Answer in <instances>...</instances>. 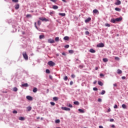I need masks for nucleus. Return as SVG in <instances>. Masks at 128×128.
Wrapping results in <instances>:
<instances>
[{
    "mask_svg": "<svg viewBox=\"0 0 128 128\" xmlns=\"http://www.w3.org/2000/svg\"><path fill=\"white\" fill-rule=\"evenodd\" d=\"M23 58L26 60H28V54H26V52H24L22 53Z\"/></svg>",
    "mask_w": 128,
    "mask_h": 128,
    "instance_id": "f257e3e1",
    "label": "nucleus"
},
{
    "mask_svg": "<svg viewBox=\"0 0 128 128\" xmlns=\"http://www.w3.org/2000/svg\"><path fill=\"white\" fill-rule=\"evenodd\" d=\"M48 65L50 66H56V63H54L52 61H49L48 62Z\"/></svg>",
    "mask_w": 128,
    "mask_h": 128,
    "instance_id": "f03ea898",
    "label": "nucleus"
},
{
    "mask_svg": "<svg viewBox=\"0 0 128 128\" xmlns=\"http://www.w3.org/2000/svg\"><path fill=\"white\" fill-rule=\"evenodd\" d=\"M39 20L42 22H48V20L46 19V18H40Z\"/></svg>",
    "mask_w": 128,
    "mask_h": 128,
    "instance_id": "7ed1b4c3",
    "label": "nucleus"
},
{
    "mask_svg": "<svg viewBox=\"0 0 128 128\" xmlns=\"http://www.w3.org/2000/svg\"><path fill=\"white\" fill-rule=\"evenodd\" d=\"M61 108L62 110H66L68 112H70V108L66 107H62Z\"/></svg>",
    "mask_w": 128,
    "mask_h": 128,
    "instance_id": "20e7f679",
    "label": "nucleus"
},
{
    "mask_svg": "<svg viewBox=\"0 0 128 128\" xmlns=\"http://www.w3.org/2000/svg\"><path fill=\"white\" fill-rule=\"evenodd\" d=\"M104 43H100L97 44L98 48H104Z\"/></svg>",
    "mask_w": 128,
    "mask_h": 128,
    "instance_id": "39448f33",
    "label": "nucleus"
},
{
    "mask_svg": "<svg viewBox=\"0 0 128 128\" xmlns=\"http://www.w3.org/2000/svg\"><path fill=\"white\" fill-rule=\"evenodd\" d=\"M120 4H122V2H120V0H116V2L115 4L116 6H120Z\"/></svg>",
    "mask_w": 128,
    "mask_h": 128,
    "instance_id": "423d86ee",
    "label": "nucleus"
},
{
    "mask_svg": "<svg viewBox=\"0 0 128 128\" xmlns=\"http://www.w3.org/2000/svg\"><path fill=\"white\" fill-rule=\"evenodd\" d=\"M48 42L49 44H54V40H52V39H48Z\"/></svg>",
    "mask_w": 128,
    "mask_h": 128,
    "instance_id": "0eeeda50",
    "label": "nucleus"
},
{
    "mask_svg": "<svg viewBox=\"0 0 128 128\" xmlns=\"http://www.w3.org/2000/svg\"><path fill=\"white\" fill-rule=\"evenodd\" d=\"M90 20H92V18L89 17L85 20V22H90Z\"/></svg>",
    "mask_w": 128,
    "mask_h": 128,
    "instance_id": "6e6552de",
    "label": "nucleus"
},
{
    "mask_svg": "<svg viewBox=\"0 0 128 128\" xmlns=\"http://www.w3.org/2000/svg\"><path fill=\"white\" fill-rule=\"evenodd\" d=\"M26 98L28 100H32V97L30 96H27Z\"/></svg>",
    "mask_w": 128,
    "mask_h": 128,
    "instance_id": "1a4fd4ad",
    "label": "nucleus"
},
{
    "mask_svg": "<svg viewBox=\"0 0 128 128\" xmlns=\"http://www.w3.org/2000/svg\"><path fill=\"white\" fill-rule=\"evenodd\" d=\"M20 8V4H16L15 6V9L16 10H18Z\"/></svg>",
    "mask_w": 128,
    "mask_h": 128,
    "instance_id": "9d476101",
    "label": "nucleus"
},
{
    "mask_svg": "<svg viewBox=\"0 0 128 128\" xmlns=\"http://www.w3.org/2000/svg\"><path fill=\"white\" fill-rule=\"evenodd\" d=\"M122 20V17L116 18V22H120Z\"/></svg>",
    "mask_w": 128,
    "mask_h": 128,
    "instance_id": "9b49d317",
    "label": "nucleus"
},
{
    "mask_svg": "<svg viewBox=\"0 0 128 128\" xmlns=\"http://www.w3.org/2000/svg\"><path fill=\"white\" fill-rule=\"evenodd\" d=\"M117 74H122V70L118 69L117 70Z\"/></svg>",
    "mask_w": 128,
    "mask_h": 128,
    "instance_id": "f8f14e48",
    "label": "nucleus"
},
{
    "mask_svg": "<svg viewBox=\"0 0 128 128\" xmlns=\"http://www.w3.org/2000/svg\"><path fill=\"white\" fill-rule=\"evenodd\" d=\"M64 40H70V37L66 36L64 38Z\"/></svg>",
    "mask_w": 128,
    "mask_h": 128,
    "instance_id": "ddd939ff",
    "label": "nucleus"
},
{
    "mask_svg": "<svg viewBox=\"0 0 128 128\" xmlns=\"http://www.w3.org/2000/svg\"><path fill=\"white\" fill-rule=\"evenodd\" d=\"M27 112H30L32 110V107L31 106H28L26 108Z\"/></svg>",
    "mask_w": 128,
    "mask_h": 128,
    "instance_id": "4468645a",
    "label": "nucleus"
},
{
    "mask_svg": "<svg viewBox=\"0 0 128 128\" xmlns=\"http://www.w3.org/2000/svg\"><path fill=\"white\" fill-rule=\"evenodd\" d=\"M22 86H24L25 88H28V83L22 84Z\"/></svg>",
    "mask_w": 128,
    "mask_h": 128,
    "instance_id": "2eb2a0df",
    "label": "nucleus"
},
{
    "mask_svg": "<svg viewBox=\"0 0 128 128\" xmlns=\"http://www.w3.org/2000/svg\"><path fill=\"white\" fill-rule=\"evenodd\" d=\"M94 14H99L98 10L95 9L93 10Z\"/></svg>",
    "mask_w": 128,
    "mask_h": 128,
    "instance_id": "dca6fc26",
    "label": "nucleus"
},
{
    "mask_svg": "<svg viewBox=\"0 0 128 128\" xmlns=\"http://www.w3.org/2000/svg\"><path fill=\"white\" fill-rule=\"evenodd\" d=\"M53 100H54V102H57V100H58V97H56V96L54 97V98H53Z\"/></svg>",
    "mask_w": 128,
    "mask_h": 128,
    "instance_id": "f3484780",
    "label": "nucleus"
},
{
    "mask_svg": "<svg viewBox=\"0 0 128 128\" xmlns=\"http://www.w3.org/2000/svg\"><path fill=\"white\" fill-rule=\"evenodd\" d=\"M90 52H92V54H94V52H96V50L92 48H91L90 50Z\"/></svg>",
    "mask_w": 128,
    "mask_h": 128,
    "instance_id": "a211bd4d",
    "label": "nucleus"
},
{
    "mask_svg": "<svg viewBox=\"0 0 128 128\" xmlns=\"http://www.w3.org/2000/svg\"><path fill=\"white\" fill-rule=\"evenodd\" d=\"M52 8H54V10H58V6L56 5H54L52 6Z\"/></svg>",
    "mask_w": 128,
    "mask_h": 128,
    "instance_id": "6ab92c4d",
    "label": "nucleus"
},
{
    "mask_svg": "<svg viewBox=\"0 0 128 128\" xmlns=\"http://www.w3.org/2000/svg\"><path fill=\"white\" fill-rule=\"evenodd\" d=\"M39 38L40 40H42V38H44V35H40Z\"/></svg>",
    "mask_w": 128,
    "mask_h": 128,
    "instance_id": "aec40b11",
    "label": "nucleus"
},
{
    "mask_svg": "<svg viewBox=\"0 0 128 128\" xmlns=\"http://www.w3.org/2000/svg\"><path fill=\"white\" fill-rule=\"evenodd\" d=\"M59 16H66V14L65 13H59Z\"/></svg>",
    "mask_w": 128,
    "mask_h": 128,
    "instance_id": "412c9836",
    "label": "nucleus"
},
{
    "mask_svg": "<svg viewBox=\"0 0 128 128\" xmlns=\"http://www.w3.org/2000/svg\"><path fill=\"white\" fill-rule=\"evenodd\" d=\"M98 84H99V86H104V84L102 83V82L100 81H98Z\"/></svg>",
    "mask_w": 128,
    "mask_h": 128,
    "instance_id": "4be33fe9",
    "label": "nucleus"
},
{
    "mask_svg": "<svg viewBox=\"0 0 128 128\" xmlns=\"http://www.w3.org/2000/svg\"><path fill=\"white\" fill-rule=\"evenodd\" d=\"M74 104H76V106H78L80 104V102L78 101H76L74 102Z\"/></svg>",
    "mask_w": 128,
    "mask_h": 128,
    "instance_id": "5701e85b",
    "label": "nucleus"
},
{
    "mask_svg": "<svg viewBox=\"0 0 128 128\" xmlns=\"http://www.w3.org/2000/svg\"><path fill=\"white\" fill-rule=\"evenodd\" d=\"M38 92V88H34L33 89L34 92Z\"/></svg>",
    "mask_w": 128,
    "mask_h": 128,
    "instance_id": "b1692460",
    "label": "nucleus"
},
{
    "mask_svg": "<svg viewBox=\"0 0 128 128\" xmlns=\"http://www.w3.org/2000/svg\"><path fill=\"white\" fill-rule=\"evenodd\" d=\"M19 120H24L25 118L24 117L20 116L19 118Z\"/></svg>",
    "mask_w": 128,
    "mask_h": 128,
    "instance_id": "393cba45",
    "label": "nucleus"
},
{
    "mask_svg": "<svg viewBox=\"0 0 128 128\" xmlns=\"http://www.w3.org/2000/svg\"><path fill=\"white\" fill-rule=\"evenodd\" d=\"M103 62H108V60L106 58H103Z\"/></svg>",
    "mask_w": 128,
    "mask_h": 128,
    "instance_id": "a878e982",
    "label": "nucleus"
},
{
    "mask_svg": "<svg viewBox=\"0 0 128 128\" xmlns=\"http://www.w3.org/2000/svg\"><path fill=\"white\" fill-rule=\"evenodd\" d=\"M78 112H82V114H84V110H82V109H78Z\"/></svg>",
    "mask_w": 128,
    "mask_h": 128,
    "instance_id": "bb28decb",
    "label": "nucleus"
},
{
    "mask_svg": "<svg viewBox=\"0 0 128 128\" xmlns=\"http://www.w3.org/2000/svg\"><path fill=\"white\" fill-rule=\"evenodd\" d=\"M56 124H60V120H56L55 121Z\"/></svg>",
    "mask_w": 128,
    "mask_h": 128,
    "instance_id": "cd10ccee",
    "label": "nucleus"
},
{
    "mask_svg": "<svg viewBox=\"0 0 128 128\" xmlns=\"http://www.w3.org/2000/svg\"><path fill=\"white\" fill-rule=\"evenodd\" d=\"M115 10H116V12H120V8H115Z\"/></svg>",
    "mask_w": 128,
    "mask_h": 128,
    "instance_id": "c85d7f7f",
    "label": "nucleus"
},
{
    "mask_svg": "<svg viewBox=\"0 0 128 128\" xmlns=\"http://www.w3.org/2000/svg\"><path fill=\"white\" fill-rule=\"evenodd\" d=\"M116 22V19H112L111 20V22H112L113 24H114V22Z\"/></svg>",
    "mask_w": 128,
    "mask_h": 128,
    "instance_id": "c756f323",
    "label": "nucleus"
},
{
    "mask_svg": "<svg viewBox=\"0 0 128 128\" xmlns=\"http://www.w3.org/2000/svg\"><path fill=\"white\" fill-rule=\"evenodd\" d=\"M55 40H56V42H58V41L60 40V38H58V37H56V38H55Z\"/></svg>",
    "mask_w": 128,
    "mask_h": 128,
    "instance_id": "7c9ffc66",
    "label": "nucleus"
},
{
    "mask_svg": "<svg viewBox=\"0 0 128 128\" xmlns=\"http://www.w3.org/2000/svg\"><path fill=\"white\" fill-rule=\"evenodd\" d=\"M68 52H69V54H74V52L73 50H69Z\"/></svg>",
    "mask_w": 128,
    "mask_h": 128,
    "instance_id": "2f4dec72",
    "label": "nucleus"
},
{
    "mask_svg": "<svg viewBox=\"0 0 128 128\" xmlns=\"http://www.w3.org/2000/svg\"><path fill=\"white\" fill-rule=\"evenodd\" d=\"M122 108H126V106L125 104H122Z\"/></svg>",
    "mask_w": 128,
    "mask_h": 128,
    "instance_id": "473e14b6",
    "label": "nucleus"
},
{
    "mask_svg": "<svg viewBox=\"0 0 128 128\" xmlns=\"http://www.w3.org/2000/svg\"><path fill=\"white\" fill-rule=\"evenodd\" d=\"M14 92H18V88L16 87H15L13 88Z\"/></svg>",
    "mask_w": 128,
    "mask_h": 128,
    "instance_id": "72a5a7b5",
    "label": "nucleus"
},
{
    "mask_svg": "<svg viewBox=\"0 0 128 128\" xmlns=\"http://www.w3.org/2000/svg\"><path fill=\"white\" fill-rule=\"evenodd\" d=\"M104 94H106V90H102L101 92V94L103 95Z\"/></svg>",
    "mask_w": 128,
    "mask_h": 128,
    "instance_id": "f704fd0d",
    "label": "nucleus"
},
{
    "mask_svg": "<svg viewBox=\"0 0 128 128\" xmlns=\"http://www.w3.org/2000/svg\"><path fill=\"white\" fill-rule=\"evenodd\" d=\"M46 74H50V70L46 69Z\"/></svg>",
    "mask_w": 128,
    "mask_h": 128,
    "instance_id": "c9c22d12",
    "label": "nucleus"
},
{
    "mask_svg": "<svg viewBox=\"0 0 128 128\" xmlns=\"http://www.w3.org/2000/svg\"><path fill=\"white\" fill-rule=\"evenodd\" d=\"M26 18H32V15L30 14H28L26 15Z\"/></svg>",
    "mask_w": 128,
    "mask_h": 128,
    "instance_id": "e433bc0d",
    "label": "nucleus"
},
{
    "mask_svg": "<svg viewBox=\"0 0 128 128\" xmlns=\"http://www.w3.org/2000/svg\"><path fill=\"white\" fill-rule=\"evenodd\" d=\"M38 26H40V24H42V22L38 20Z\"/></svg>",
    "mask_w": 128,
    "mask_h": 128,
    "instance_id": "4c0bfd02",
    "label": "nucleus"
},
{
    "mask_svg": "<svg viewBox=\"0 0 128 128\" xmlns=\"http://www.w3.org/2000/svg\"><path fill=\"white\" fill-rule=\"evenodd\" d=\"M65 48H70V45H66L64 46Z\"/></svg>",
    "mask_w": 128,
    "mask_h": 128,
    "instance_id": "58836bf2",
    "label": "nucleus"
},
{
    "mask_svg": "<svg viewBox=\"0 0 128 128\" xmlns=\"http://www.w3.org/2000/svg\"><path fill=\"white\" fill-rule=\"evenodd\" d=\"M50 104L52 106H55L56 105V104L54 102H50Z\"/></svg>",
    "mask_w": 128,
    "mask_h": 128,
    "instance_id": "ea45409f",
    "label": "nucleus"
},
{
    "mask_svg": "<svg viewBox=\"0 0 128 128\" xmlns=\"http://www.w3.org/2000/svg\"><path fill=\"white\" fill-rule=\"evenodd\" d=\"M64 80H68V76H65L64 78Z\"/></svg>",
    "mask_w": 128,
    "mask_h": 128,
    "instance_id": "a19ab883",
    "label": "nucleus"
},
{
    "mask_svg": "<svg viewBox=\"0 0 128 128\" xmlns=\"http://www.w3.org/2000/svg\"><path fill=\"white\" fill-rule=\"evenodd\" d=\"M14 2H18V0H12Z\"/></svg>",
    "mask_w": 128,
    "mask_h": 128,
    "instance_id": "79ce46f5",
    "label": "nucleus"
},
{
    "mask_svg": "<svg viewBox=\"0 0 128 128\" xmlns=\"http://www.w3.org/2000/svg\"><path fill=\"white\" fill-rule=\"evenodd\" d=\"M105 26H108V27L110 26V24H106Z\"/></svg>",
    "mask_w": 128,
    "mask_h": 128,
    "instance_id": "37998d69",
    "label": "nucleus"
},
{
    "mask_svg": "<svg viewBox=\"0 0 128 128\" xmlns=\"http://www.w3.org/2000/svg\"><path fill=\"white\" fill-rule=\"evenodd\" d=\"M85 34H86L88 35V34H90V32H88V31H86V32H85Z\"/></svg>",
    "mask_w": 128,
    "mask_h": 128,
    "instance_id": "c03bdc74",
    "label": "nucleus"
},
{
    "mask_svg": "<svg viewBox=\"0 0 128 128\" xmlns=\"http://www.w3.org/2000/svg\"><path fill=\"white\" fill-rule=\"evenodd\" d=\"M115 60H120V58L118 57H115Z\"/></svg>",
    "mask_w": 128,
    "mask_h": 128,
    "instance_id": "a18cd8bd",
    "label": "nucleus"
},
{
    "mask_svg": "<svg viewBox=\"0 0 128 128\" xmlns=\"http://www.w3.org/2000/svg\"><path fill=\"white\" fill-rule=\"evenodd\" d=\"M12 113H13V114H18V111H16V110H14V111L12 112Z\"/></svg>",
    "mask_w": 128,
    "mask_h": 128,
    "instance_id": "49530a36",
    "label": "nucleus"
},
{
    "mask_svg": "<svg viewBox=\"0 0 128 128\" xmlns=\"http://www.w3.org/2000/svg\"><path fill=\"white\" fill-rule=\"evenodd\" d=\"M34 26H35V28H36L38 30V26H36V22H34Z\"/></svg>",
    "mask_w": 128,
    "mask_h": 128,
    "instance_id": "de8ad7c7",
    "label": "nucleus"
},
{
    "mask_svg": "<svg viewBox=\"0 0 128 128\" xmlns=\"http://www.w3.org/2000/svg\"><path fill=\"white\" fill-rule=\"evenodd\" d=\"M72 78H76V76L74 74H72Z\"/></svg>",
    "mask_w": 128,
    "mask_h": 128,
    "instance_id": "09e8293b",
    "label": "nucleus"
},
{
    "mask_svg": "<svg viewBox=\"0 0 128 128\" xmlns=\"http://www.w3.org/2000/svg\"><path fill=\"white\" fill-rule=\"evenodd\" d=\"M114 108H118V105L115 104V105L114 106Z\"/></svg>",
    "mask_w": 128,
    "mask_h": 128,
    "instance_id": "8fccbe9b",
    "label": "nucleus"
},
{
    "mask_svg": "<svg viewBox=\"0 0 128 128\" xmlns=\"http://www.w3.org/2000/svg\"><path fill=\"white\" fill-rule=\"evenodd\" d=\"M73 84H74V82H72V81H71V82H70V86H72Z\"/></svg>",
    "mask_w": 128,
    "mask_h": 128,
    "instance_id": "3c124183",
    "label": "nucleus"
},
{
    "mask_svg": "<svg viewBox=\"0 0 128 128\" xmlns=\"http://www.w3.org/2000/svg\"><path fill=\"white\" fill-rule=\"evenodd\" d=\"M51 2H56V0H50Z\"/></svg>",
    "mask_w": 128,
    "mask_h": 128,
    "instance_id": "603ef678",
    "label": "nucleus"
},
{
    "mask_svg": "<svg viewBox=\"0 0 128 128\" xmlns=\"http://www.w3.org/2000/svg\"><path fill=\"white\" fill-rule=\"evenodd\" d=\"M93 90H98V88H93Z\"/></svg>",
    "mask_w": 128,
    "mask_h": 128,
    "instance_id": "864d4df0",
    "label": "nucleus"
},
{
    "mask_svg": "<svg viewBox=\"0 0 128 128\" xmlns=\"http://www.w3.org/2000/svg\"><path fill=\"white\" fill-rule=\"evenodd\" d=\"M69 106V108H72V105L71 104H69V106Z\"/></svg>",
    "mask_w": 128,
    "mask_h": 128,
    "instance_id": "5fc2aeb1",
    "label": "nucleus"
},
{
    "mask_svg": "<svg viewBox=\"0 0 128 128\" xmlns=\"http://www.w3.org/2000/svg\"><path fill=\"white\" fill-rule=\"evenodd\" d=\"M122 80H126V76H124L122 77Z\"/></svg>",
    "mask_w": 128,
    "mask_h": 128,
    "instance_id": "6e6d98bb",
    "label": "nucleus"
},
{
    "mask_svg": "<svg viewBox=\"0 0 128 128\" xmlns=\"http://www.w3.org/2000/svg\"><path fill=\"white\" fill-rule=\"evenodd\" d=\"M100 76H104V75L102 74H100Z\"/></svg>",
    "mask_w": 128,
    "mask_h": 128,
    "instance_id": "4d7b16f0",
    "label": "nucleus"
},
{
    "mask_svg": "<svg viewBox=\"0 0 128 128\" xmlns=\"http://www.w3.org/2000/svg\"><path fill=\"white\" fill-rule=\"evenodd\" d=\"M114 120L112 118L110 119V122H114Z\"/></svg>",
    "mask_w": 128,
    "mask_h": 128,
    "instance_id": "13d9d810",
    "label": "nucleus"
},
{
    "mask_svg": "<svg viewBox=\"0 0 128 128\" xmlns=\"http://www.w3.org/2000/svg\"><path fill=\"white\" fill-rule=\"evenodd\" d=\"M98 102H102V99H101V98H98Z\"/></svg>",
    "mask_w": 128,
    "mask_h": 128,
    "instance_id": "bf43d9fd",
    "label": "nucleus"
},
{
    "mask_svg": "<svg viewBox=\"0 0 128 128\" xmlns=\"http://www.w3.org/2000/svg\"><path fill=\"white\" fill-rule=\"evenodd\" d=\"M50 16H52V14H54V12H50Z\"/></svg>",
    "mask_w": 128,
    "mask_h": 128,
    "instance_id": "052dcab7",
    "label": "nucleus"
},
{
    "mask_svg": "<svg viewBox=\"0 0 128 128\" xmlns=\"http://www.w3.org/2000/svg\"><path fill=\"white\" fill-rule=\"evenodd\" d=\"M62 56H66V53L64 52L62 53Z\"/></svg>",
    "mask_w": 128,
    "mask_h": 128,
    "instance_id": "680f3d73",
    "label": "nucleus"
},
{
    "mask_svg": "<svg viewBox=\"0 0 128 128\" xmlns=\"http://www.w3.org/2000/svg\"><path fill=\"white\" fill-rule=\"evenodd\" d=\"M108 112H110V108H109L108 110Z\"/></svg>",
    "mask_w": 128,
    "mask_h": 128,
    "instance_id": "e2e57ef3",
    "label": "nucleus"
},
{
    "mask_svg": "<svg viewBox=\"0 0 128 128\" xmlns=\"http://www.w3.org/2000/svg\"><path fill=\"white\" fill-rule=\"evenodd\" d=\"M117 86L116 84H114V86Z\"/></svg>",
    "mask_w": 128,
    "mask_h": 128,
    "instance_id": "0e129e2a",
    "label": "nucleus"
},
{
    "mask_svg": "<svg viewBox=\"0 0 128 128\" xmlns=\"http://www.w3.org/2000/svg\"><path fill=\"white\" fill-rule=\"evenodd\" d=\"M97 82L96 80L94 82V84H96Z\"/></svg>",
    "mask_w": 128,
    "mask_h": 128,
    "instance_id": "69168bd1",
    "label": "nucleus"
},
{
    "mask_svg": "<svg viewBox=\"0 0 128 128\" xmlns=\"http://www.w3.org/2000/svg\"><path fill=\"white\" fill-rule=\"evenodd\" d=\"M112 128H115L114 125L112 124Z\"/></svg>",
    "mask_w": 128,
    "mask_h": 128,
    "instance_id": "338daca9",
    "label": "nucleus"
},
{
    "mask_svg": "<svg viewBox=\"0 0 128 128\" xmlns=\"http://www.w3.org/2000/svg\"><path fill=\"white\" fill-rule=\"evenodd\" d=\"M99 128H104V127L102 126H99Z\"/></svg>",
    "mask_w": 128,
    "mask_h": 128,
    "instance_id": "774afa93",
    "label": "nucleus"
}]
</instances>
